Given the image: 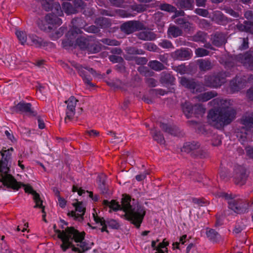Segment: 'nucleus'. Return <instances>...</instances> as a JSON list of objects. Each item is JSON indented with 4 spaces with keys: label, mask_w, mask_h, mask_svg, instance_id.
<instances>
[{
    "label": "nucleus",
    "mask_w": 253,
    "mask_h": 253,
    "mask_svg": "<svg viewBox=\"0 0 253 253\" xmlns=\"http://www.w3.org/2000/svg\"><path fill=\"white\" fill-rule=\"evenodd\" d=\"M122 196L121 205L115 200H112L110 202L104 200L102 204L104 206L109 207L114 211H123L125 213L122 217L139 229L146 214L144 208L134 199H132L130 195L124 194Z\"/></svg>",
    "instance_id": "nucleus-1"
},
{
    "label": "nucleus",
    "mask_w": 253,
    "mask_h": 253,
    "mask_svg": "<svg viewBox=\"0 0 253 253\" xmlns=\"http://www.w3.org/2000/svg\"><path fill=\"white\" fill-rule=\"evenodd\" d=\"M236 114V110L232 107H220L214 110H210L208 118L211 126L221 129L230 124L235 120Z\"/></svg>",
    "instance_id": "nucleus-2"
},
{
    "label": "nucleus",
    "mask_w": 253,
    "mask_h": 253,
    "mask_svg": "<svg viewBox=\"0 0 253 253\" xmlns=\"http://www.w3.org/2000/svg\"><path fill=\"white\" fill-rule=\"evenodd\" d=\"M68 232L70 234L62 251L66 252L71 248L72 251L79 253H84L91 249V246L84 240L85 233L80 232L74 227L68 229Z\"/></svg>",
    "instance_id": "nucleus-3"
},
{
    "label": "nucleus",
    "mask_w": 253,
    "mask_h": 253,
    "mask_svg": "<svg viewBox=\"0 0 253 253\" xmlns=\"http://www.w3.org/2000/svg\"><path fill=\"white\" fill-rule=\"evenodd\" d=\"M101 44L96 42L94 37H78L75 43V47H78L82 51L90 53H97L101 50Z\"/></svg>",
    "instance_id": "nucleus-4"
},
{
    "label": "nucleus",
    "mask_w": 253,
    "mask_h": 253,
    "mask_svg": "<svg viewBox=\"0 0 253 253\" xmlns=\"http://www.w3.org/2000/svg\"><path fill=\"white\" fill-rule=\"evenodd\" d=\"M38 27L46 32H51L52 30L56 29L62 24L61 19L57 16L51 14H47L44 20L38 19L36 21Z\"/></svg>",
    "instance_id": "nucleus-5"
},
{
    "label": "nucleus",
    "mask_w": 253,
    "mask_h": 253,
    "mask_svg": "<svg viewBox=\"0 0 253 253\" xmlns=\"http://www.w3.org/2000/svg\"><path fill=\"white\" fill-rule=\"evenodd\" d=\"M225 72H218L204 76L205 85L207 87L217 88L226 81Z\"/></svg>",
    "instance_id": "nucleus-6"
},
{
    "label": "nucleus",
    "mask_w": 253,
    "mask_h": 253,
    "mask_svg": "<svg viewBox=\"0 0 253 253\" xmlns=\"http://www.w3.org/2000/svg\"><path fill=\"white\" fill-rule=\"evenodd\" d=\"M253 80V75L244 76L237 75L229 82V87L231 92L234 93L239 91L244 88L247 84Z\"/></svg>",
    "instance_id": "nucleus-7"
},
{
    "label": "nucleus",
    "mask_w": 253,
    "mask_h": 253,
    "mask_svg": "<svg viewBox=\"0 0 253 253\" xmlns=\"http://www.w3.org/2000/svg\"><path fill=\"white\" fill-rule=\"evenodd\" d=\"M1 171L0 169V182H2L4 186L7 188H11L13 190H18L20 189L19 185L21 183L18 182L15 177L11 174L9 173L10 170L3 169Z\"/></svg>",
    "instance_id": "nucleus-8"
},
{
    "label": "nucleus",
    "mask_w": 253,
    "mask_h": 253,
    "mask_svg": "<svg viewBox=\"0 0 253 253\" xmlns=\"http://www.w3.org/2000/svg\"><path fill=\"white\" fill-rule=\"evenodd\" d=\"M120 30L126 35H130L133 33L140 30H145V26L140 21H128L120 25Z\"/></svg>",
    "instance_id": "nucleus-9"
},
{
    "label": "nucleus",
    "mask_w": 253,
    "mask_h": 253,
    "mask_svg": "<svg viewBox=\"0 0 253 253\" xmlns=\"http://www.w3.org/2000/svg\"><path fill=\"white\" fill-rule=\"evenodd\" d=\"M41 3L43 10L51 12L49 14L58 17L63 15V10L58 1L55 0H41Z\"/></svg>",
    "instance_id": "nucleus-10"
},
{
    "label": "nucleus",
    "mask_w": 253,
    "mask_h": 253,
    "mask_svg": "<svg viewBox=\"0 0 253 253\" xmlns=\"http://www.w3.org/2000/svg\"><path fill=\"white\" fill-rule=\"evenodd\" d=\"M11 109L12 111L15 113H24L28 114L30 116L35 117L37 115V112L32 109V104L30 103L25 102L23 100L11 107Z\"/></svg>",
    "instance_id": "nucleus-11"
},
{
    "label": "nucleus",
    "mask_w": 253,
    "mask_h": 253,
    "mask_svg": "<svg viewBox=\"0 0 253 253\" xmlns=\"http://www.w3.org/2000/svg\"><path fill=\"white\" fill-rule=\"evenodd\" d=\"M84 69L88 71L91 75H92L93 76L95 77H97L101 79L105 76V74L101 75L100 73H97L94 69L92 68L87 66L84 67L82 70V73L78 74L82 77L84 83L85 84L89 85L91 87H94L95 86V85L91 83L92 78L88 74L87 72L85 71Z\"/></svg>",
    "instance_id": "nucleus-12"
},
{
    "label": "nucleus",
    "mask_w": 253,
    "mask_h": 253,
    "mask_svg": "<svg viewBox=\"0 0 253 253\" xmlns=\"http://www.w3.org/2000/svg\"><path fill=\"white\" fill-rule=\"evenodd\" d=\"M228 208L237 214L246 212L249 203L243 200H233L228 202Z\"/></svg>",
    "instance_id": "nucleus-13"
},
{
    "label": "nucleus",
    "mask_w": 253,
    "mask_h": 253,
    "mask_svg": "<svg viewBox=\"0 0 253 253\" xmlns=\"http://www.w3.org/2000/svg\"><path fill=\"white\" fill-rule=\"evenodd\" d=\"M199 147L200 144L198 142H187L184 143L182 147V151L187 153L194 151L192 154L193 157H199L200 158H205L206 156V153L203 150H199L198 151H194L198 149Z\"/></svg>",
    "instance_id": "nucleus-14"
},
{
    "label": "nucleus",
    "mask_w": 253,
    "mask_h": 253,
    "mask_svg": "<svg viewBox=\"0 0 253 253\" xmlns=\"http://www.w3.org/2000/svg\"><path fill=\"white\" fill-rule=\"evenodd\" d=\"M247 169L241 166H238L235 169L233 177L235 184L242 186L244 185L249 177Z\"/></svg>",
    "instance_id": "nucleus-15"
},
{
    "label": "nucleus",
    "mask_w": 253,
    "mask_h": 253,
    "mask_svg": "<svg viewBox=\"0 0 253 253\" xmlns=\"http://www.w3.org/2000/svg\"><path fill=\"white\" fill-rule=\"evenodd\" d=\"M78 100L74 96H71L67 100L65 101V103L67 104L66 111V116L65 118V122L68 119L71 121L75 114V108L77 102Z\"/></svg>",
    "instance_id": "nucleus-16"
},
{
    "label": "nucleus",
    "mask_w": 253,
    "mask_h": 253,
    "mask_svg": "<svg viewBox=\"0 0 253 253\" xmlns=\"http://www.w3.org/2000/svg\"><path fill=\"white\" fill-rule=\"evenodd\" d=\"M106 175H98L97 177V182L101 194L103 195L105 198H108L112 195V192L109 189L108 186L106 185Z\"/></svg>",
    "instance_id": "nucleus-17"
},
{
    "label": "nucleus",
    "mask_w": 253,
    "mask_h": 253,
    "mask_svg": "<svg viewBox=\"0 0 253 253\" xmlns=\"http://www.w3.org/2000/svg\"><path fill=\"white\" fill-rule=\"evenodd\" d=\"M211 37L212 44L216 47H221L227 42L226 35L222 32H215Z\"/></svg>",
    "instance_id": "nucleus-18"
},
{
    "label": "nucleus",
    "mask_w": 253,
    "mask_h": 253,
    "mask_svg": "<svg viewBox=\"0 0 253 253\" xmlns=\"http://www.w3.org/2000/svg\"><path fill=\"white\" fill-rule=\"evenodd\" d=\"M212 21L217 24L225 26L233 22V19L227 17L221 11L217 10L213 13Z\"/></svg>",
    "instance_id": "nucleus-19"
},
{
    "label": "nucleus",
    "mask_w": 253,
    "mask_h": 253,
    "mask_svg": "<svg viewBox=\"0 0 253 253\" xmlns=\"http://www.w3.org/2000/svg\"><path fill=\"white\" fill-rule=\"evenodd\" d=\"M159 82L164 86H171L175 84V78L171 73L164 71L160 74Z\"/></svg>",
    "instance_id": "nucleus-20"
},
{
    "label": "nucleus",
    "mask_w": 253,
    "mask_h": 253,
    "mask_svg": "<svg viewBox=\"0 0 253 253\" xmlns=\"http://www.w3.org/2000/svg\"><path fill=\"white\" fill-rule=\"evenodd\" d=\"M6 148L3 147L0 153L2 156V160H0V169L1 171L3 169L10 170V168L7 166L8 161L11 159V153L8 152V150L5 149Z\"/></svg>",
    "instance_id": "nucleus-21"
},
{
    "label": "nucleus",
    "mask_w": 253,
    "mask_h": 253,
    "mask_svg": "<svg viewBox=\"0 0 253 253\" xmlns=\"http://www.w3.org/2000/svg\"><path fill=\"white\" fill-rule=\"evenodd\" d=\"M72 226L71 227H67L64 230L61 231L59 229H56V224L53 225V229L54 232L57 234V237L60 239L61 241L62 242V243L60 245V247L62 249V250L63 249L64 247L66 245L65 243H66L67 240L68 239V238L69 237V236L70 235V234H68V229L71 228Z\"/></svg>",
    "instance_id": "nucleus-22"
},
{
    "label": "nucleus",
    "mask_w": 253,
    "mask_h": 253,
    "mask_svg": "<svg viewBox=\"0 0 253 253\" xmlns=\"http://www.w3.org/2000/svg\"><path fill=\"white\" fill-rule=\"evenodd\" d=\"M192 55L191 51L188 48H181L174 52V57L178 60L189 59Z\"/></svg>",
    "instance_id": "nucleus-23"
},
{
    "label": "nucleus",
    "mask_w": 253,
    "mask_h": 253,
    "mask_svg": "<svg viewBox=\"0 0 253 253\" xmlns=\"http://www.w3.org/2000/svg\"><path fill=\"white\" fill-rule=\"evenodd\" d=\"M174 3L179 9L185 10L194 9V0H174Z\"/></svg>",
    "instance_id": "nucleus-24"
},
{
    "label": "nucleus",
    "mask_w": 253,
    "mask_h": 253,
    "mask_svg": "<svg viewBox=\"0 0 253 253\" xmlns=\"http://www.w3.org/2000/svg\"><path fill=\"white\" fill-rule=\"evenodd\" d=\"M174 23L180 27L185 32H189L191 28L192 23H190L186 18L184 17H178L176 18Z\"/></svg>",
    "instance_id": "nucleus-25"
},
{
    "label": "nucleus",
    "mask_w": 253,
    "mask_h": 253,
    "mask_svg": "<svg viewBox=\"0 0 253 253\" xmlns=\"http://www.w3.org/2000/svg\"><path fill=\"white\" fill-rule=\"evenodd\" d=\"M94 23L99 28L101 29L109 28L112 25L111 20L104 17L96 18L94 20Z\"/></svg>",
    "instance_id": "nucleus-26"
},
{
    "label": "nucleus",
    "mask_w": 253,
    "mask_h": 253,
    "mask_svg": "<svg viewBox=\"0 0 253 253\" xmlns=\"http://www.w3.org/2000/svg\"><path fill=\"white\" fill-rule=\"evenodd\" d=\"M194 105L190 101H185L180 104L183 113L187 118L189 119L192 116Z\"/></svg>",
    "instance_id": "nucleus-27"
},
{
    "label": "nucleus",
    "mask_w": 253,
    "mask_h": 253,
    "mask_svg": "<svg viewBox=\"0 0 253 253\" xmlns=\"http://www.w3.org/2000/svg\"><path fill=\"white\" fill-rule=\"evenodd\" d=\"M206 235L208 239L213 243H217L221 239L220 234L213 229L207 228Z\"/></svg>",
    "instance_id": "nucleus-28"
},
{
    "label": "nucleus",
    "mask_w": 253,
    "mask_h": 253,
    "mask_svg": "<svg viewBox=\"0 0 253 253\" xmlns=\"http://www.w3.org/2000/svg\"><path fill=\"white\" fill-rule=\"evenodd\" d=\"M197 65L201 72H206L212 68V65L211 61L203 59L197 60Z\"/></svg>",
    "instance_id": "nucleus-29"
},
{
    "label": "nucleus",
    "mask_w": 253,
    "mask_h": 253,
    "mask_svg": "<svg viewBox=\"0 0 253 253\" xmlns=\"http://www.w3.org/2000/svg\"><path fill=\"white\" fill-rule=\"evenodd\" d=\"M137 38L143 41H152L156 39V35L152 32L143 31L136 34Z\"/></svg>",
    "instance_id": "nucleus-30"
},
{
    "label": "nucleus",
    "mask_w": 253,
    "mask_h": 253,
    "mask_svg": "<svg viewBox=\"0 0 253 253\" xmlns=\"http://www.w3.org/2000/svg\"><path fill=\"white\" fill-rule=\"evenodd\" d=\"M194 82V79H188L185 77H182L179 83L182 86L188 89L192 92Z\"/></svg>",
    "instance_id": "nucleus-31"
},
{
    "label": "nucleus",
    "mask_w": 253,
    "mask_h": 253,
    "mask_svg": "<svg viewBox=\"0 0 253 253\" xmlns=\"http://www.w3.org/2000/svg\"><path fill=\"white\" fill-rule=\"evenodd\" d=\"M31 41L36 47H45L48 45V42L46 41H44L42 38L39 37L36 35H32L30 36Z\"/></svg>",
    "instance_id": "nucleus-32"
},
{
    "label": "nucleus",
    "mask_w": 253,
    "mask_h": 253,
    "mask_svg": "<svg viewBox=\"0 0 253 253\" xmlns=\"http://www.w3.org/2000/svg\"><path fill=\"white\" fill-rule=\"evenodd\" d=\"M71 23L73 27H76L79 29H83L86 25V23L84 18L82 17H75L72 20Z\"/></svg>",
    "instance_id": "nucleus-33"
},
{
    "label": "nucleus",
    "mask_w": 253,
    "mask_h": 253,
    "mask_svg": "<svg viewBox=\"0 0 253 253\" xmlns=\"http://www.w3.org/2000/svg\"><path fill=\"white\" fill-rule=\"evenodd\" d=\"M244 64L250 70H253V52H247L244 55Z\"/></svg>",
    "instance_id": "nucleus-34"
},
{
    "label": "nucleus",
    "mask_w": 253,
    "mask_h": 253,
    "mask_svg": "<svg viewBox=\"0 0 253 253\" xmlns=\"http://www.w3.org/2000/svg\"><path fill=\"white\" fill-rule=\"evenodd\" d=\"M137 71L142 76L147 78H150L155 75V73L153 72L151 69H150L146 66H140L138 67Z\"/></svg>",
    "instance_id": "nucleus-35"
},
{
    "label": "nucleus",
    "mask_w": 253,
    "mask_h": 253,
    "mask_svg": "<svg viewBox=\"0 0 253 253\" xmlns=\"http://www.w3.org/2000/svg\"><path fill=\"white\" fill-rule=\"evenodd\" d=\"M61 8L67 14H75L78 12L77 9H75L74 5L68 2H63Z\"/></svg>",
    "instance_id": "nucleus-36"
},
{
    "label": "nucleus",
    "mask_w": 253,
    "mask_h": 253,
    "mask_svg": "<svg viewBox=\"0 0 253 253\" xmlns=\"http://www.w3.org/2000/svg\"><path fill=\"white\" fill-rule=\"evenodd\" d=\"M168 34L172 36L173 38H176L178 36H182L183 31L181 29L176 26H171L169 27L168 30Z\"/></svg>",
    "instance_id": "nucleus-37"
},
{
    "label": "nucleus",
    "mask_w": 253,
    "mask_h": 253,
    "mask_svg": "<svg viewBox=\"0 0 253 253\" xmlns=\"http://www.w3.org/2000/svg\"><path fill=\"white\" fill-rule=\"evenodd\" d=\"M148 65L151 69L156 71H160L165 68L163 64L157 60L150 61Z\"/></svg>",
    "instance_id": "nucleus-38"
},
{
    "label": "nucleus",
    "mask_w": 253,
    "mask_h": 253,
    "mask_svg": "<svg viewBox=\"0 0 253 253\" xmlns=\"http://www.w3.org/2000/svg\"><path fill=\"white\" fill-rule=\"evenodd\" d=\"M206 85H205V80H204V82H199L198 81H196L195 79V82L194 84V87L192 90V93H196L199 92H202L205 91L206 89Z\"/></svg>",
    "instance_id": "nucleus-39"
},
{
    "label": "nucleus",
    "mask_w": 253,
    "mask_h": 253,
    "mask_svg": "<svg viewBox=\"0 0 253 253\" xmlns=\"http://www.w3.org/2000/svg\"><path fill=\"white\" fill-rule=\"evenodd\" d=\"M160 127L166 132L174 136L176 135L177 131L175 128L168 124L161 122Z\"/></svg>",
    "instance_id": "nucleus-40"
},
{
    "label": "nucleus",
    "mask_w": 253,
    "mask_h": 253,
    "mask_svg": "<svg viewBox=\"0 0 253 253\" xmlns=\"http://www.w3.org/2000/svg\"><path fill=\"white\" fill-rule=\"evenodd\" d=\"M217 94V93L215 91H208L200 94L199 96V98L200 100L203 102H206L214 97Z\"/></svg>",
    "instance_id": "nucleus-41"
},
{
    "label": "nucleus",
    "mask_w": 253,
    "mask_h": 253,
    "mask_svg": "<svg viewBox=\"0 0 253 253\" xmlns=\"http://www.w3.org/2000/svg\"><path fill=\"white\" fill-rule=\"evenodd\" d=\"M241 123L246 126H253V113H251L248 115H245L242 116L241 119Z\"/></svg>",
    "instance_id": "nucleus-42"
},
{
    "label": "nucleus",
    "mask_w": 253,
    "mask_h": 253,
    "mask_svg": "<svg viewBox=\"0 0 253 253\" xmlns=\"http://www.w3.org/2000/svg\"><path fill=\"white\" fill-rule=\"evenodd\" d=\"M82 31L76 27H72L69 31L66 34L67 38H70L73 41L78 36L79 34L81 33Z\"/></svg>",
    "instance_id": "nucleus-43"
},
{
    "label": "nucleus",
    "mask_w": 253,
    "mask_h": 253,
    "mask_svg": "<svg viewBox=\"0 0 253 253\" xmlns=\"http://www.w3.org/2000/svg\"><path fill=\"white\" fill-rule=\"evenodd\" d=\"M153 139L160 144H163L165 143V138L163 134L160 130H155L154 133H152Z\"/></svg>",
    "instance_id": "nucleus-44"
},
{
    "label": "nucleus",
    "mask_w": 253,
    "mask_h": 253,
    "mask_svg": "<svg viewBox=\"0 0 253 253\" xmlns=\"http://www.w3.org/2000/svg\"><path fill=\"white\" fill-rule=\"evenodd\" d=\"M207 35V34L205 32H202V31H199L196 33V34H195L192 37V40L193 41L196 42H205L206 40V36Z\"/></svg>",
    "instance_id": "nucleus-45"
},
{
    "label": "nucleus",
    "mask_w": 253,
    "mask_h": 253,
    "mask_svg": "<svg viewBox=\"0 0 253 253\" xmlns=\"http://www.w3.org/2000/svg\"><path fill=\"white\" fill-rule=\"evenodd\" d=\"M193 115L198 117L199 115H201L205 113V108L202 104H195L193 106Z\"/></svg>",
    "instance_id": "nucleus-46"
},
{
    "label": "nucleus",
    "mask_w": 253,
    "mask_h": 253,
    "mask_svg": "<svg viewBox=\"0 0 253 253\" xmlns=\"http://www.w3.org/2000/svg\"><path fill=\"white\" fill-rule=\"evenodd\" d=\"M67 30V27L62 26L58 30H56L54 33H52L50 35V37L53 40L57 39L61 37Z\"/></svg>",
    "instance_id": "nucleus-47"
},
{
    "label": "nucleus",
    "mask_w": 253,
    "mask_h": 253,
    "mask_svg": "<svg viewBox=\"0 0 253 253\" xmlns=\"http://www.w3.org/2000/svg\"><path fill=\"white\" fill-rule=\"evenodd\" d=\"M159 7L161 10L170 13L173 12V11L176 10V7L175 6L167 3L161 4Z\"/></svg>",
    "instance_id": "nucleus-48"
},
{
    "label": "nucleus",
    "mask_w": 253,
    "mask_h": 253,
    "mask_svg": "<svg viewBox=\"0 0 253 253\" xmlns=\"http://www.w3.org/2000/svg\"><path fill=\"white\" fill-rule=\"evenodd\" d=\"M73 206L75 208V211L81 212V214L84 217L86 211V208L84 207L83 202L77 201V202L73 203Z\"/></svg>",
    "instance_id": "nucleus-49"
},
{
    "label": "nucleus",
    "mask_w": 253,
    "mask_h": 253,
    "mask_svg": "<svg viewBox=\"0 0 253 253\" xmlns=\"http://www.w3.org/2000/svg\"><path fill=\"white\" fill-rule=\"evenodd\" d=\"M32 195H33V200L36 204L34 206V208L42 207L43 201L42 200L40 194L36 191Z\"/></svg>",
    "instance_id": "nucleus-50"
},
{
    "label": "nucleus",
    "mask_w": 253,
    "mask_h": 253,
    "mask_svg": "<svg viewBox=\"0 0 253 253\" xmlns=\"http://www.w3.org/2000/svg\"><path fill=\"white\" fill-rule=\"evenodd\" d=\"M32 195H33V200L36 204L34 206V208L42 207L43 201L42 200L40 194L36 191Z\"/></svg>",
    "instance_id": "nucleus-51"
},
{
    "label": "nucleus",
    "mask_w": 253,
    "mask_h": 253,
    "mask_svg": "<svg viewBox=\"0 0 253 253\" xmlns=\"http://www.w3.org/2000/svg\"><path fill=\"white\" fill-rule=\"evenodd\" d=\"M105 222L110 228L113 229L118 230L120 228L119 223L114 219L107 218L106 219Z\"/></svg>",
    "instance_id": "nucleus-52"
},
{
    "label": "nucleus",
    "mask_w": 253,
    "mask_h": 253,
    "mask_svg": "<svg viewBox=\"0 0 253 253\" xmlns=\"http://www.w3.org/2000/svg\"><path fill=\"white\" fill-rule=\"evenodd\" d=\"M126 52L128 54H133V55H137V54H144L145 53V51L141 49H138L135 47H127L126 50Z\"/></svg>",
    "instance_id": "nucleus-53"
},
{
    "label": "nucleus",
    "mask_w": 253,
    "mask_h": 253,
    "mask_svg": "<svg viewBox=\"0 0 253 253\" xmlns=\"http://www.w3.org/2000/svg\"><path fill=\"white\" fill-rule=\"evenodd\" d=\"M75 41H73L70 38H67L66 39L63 40L62 42V47L66 49H69L70 47L75 46Z\"/></svg>",
    "instance_id": "nucleus-54"
},
{
    "label": "nucleus",
    "mask_w": 253,
    "mask_h": 253,
    "mask_svg": "<svg viewBox=\"0 0 253 253\" xmlns=\"http://www.w3.org/2000/svg\"><path fill=\"white\" fill-rule=\"evenodd\" d=\"M15 34L22 44H24L27 40V35L25 32L21 31H17Z\"/></svg>",
    "instance_id": "nucleus-55"
},
{
    "label": "nucleus",
    "mask_w": 253,
    "mask_h": 253,
    "mask_svg": "<svg viewBox=\"0 0 253 253\" xmlns=\"http://www.w3.org/2000/svg\"><path fill=\"white\" fill-rule=\"evenodd\" d=\"M114 69L119 73L123 74L126 72V62L124 59L122 62L118 63L114 67Z\"/></svg>",
    "instance_id": "nucleus-56"
},
{
    "label": "nucleus",
    "mask_w": 253,
    "mask_h": 253,
    "mask_svg": "<svg viewBox=\"0 0 253 253\" xmlns=\"http://www.w3.org/2000/svg\"><path fill=\"white\" fill-rule=\"evenodd\" d=\"M67 215L69 217H73L74 220L80 222L83 221L84 219V217H83V215L80 214L79 213H76V211H69L67 213Z\"/></svg>",
    "instance_id": "nucleus-57"
},
{
    "label": "nucleus",
    "mask_w": 253,
    "mask_h": 253,
    "mask_svg": "<svg viewBox=\"0 0 253 253\" xmlns=\"http://www.w3.org/2000/svg\"><path fill=\"white\" fill-rule=\"evenodd\" d=\"M73 2L75 9H80L83 10L86 6V4L83 0H74Z\"/></svg>",
    "instance_id": "nucleus-58"
},
{
    "label": "nucleus",
    "mask_w": 253,
    "mask_h": 253,
    "mask_svg": "<svg viewBox=\"0 0 253 253\" xmlns=\"http://www.w3.org/2000/svg\"><path fill=\"white\" fill-rule=\"evenodd\" d=\"M227 14H230L235 18H240V14L238 12L235 11L230 7L225 6L223 9Z\"/></svg>",
    "instance_id": "nucleus-59"
},
{
    "label": "nucleus",
    "mask_w": 253,
    "mask_h": 253,
    "mask_svg": "<svg viewBox=\"0 0 253 253\" xmlns=\"http://www.w3.org/2000/svg\"><path fill=\"white\" fill-rule=\"evenodd\" d=\"M145 82L149 87H154L157 85V81L152 78H147L145 79Z\"/></svg>",
    "instance_id": "nucleus-60"
},
{
    "label": "nucleus",
    "mask_w": 253,
    "mask_h": 253,
    "mask_svg": "<svg viewBox=\"0 0 253 253\" xmlns=\"http://www.w3.org/2000/svg\"><path fill=\"white\" fill-rule=\"evenodd\" d=\"M196 54L198 57H203L208 55L210 51L203 48L199 47L196 49Z\"/></svg>",
    "instance_id": "nucleus-61"
},
{
    "label": "nucleus",
    "mask_w": 253,
    "mask_h": 253,
    "mask_svg": "<svg viewBox=\"0 0 253 253\" xmlns=\"http://www.w3.org/2000/svg\"><path fill=\"white\" fill-rule=\"evenodd\" d=\"M109 59L113 63H120L122 62L124 60L122 57L114 54L110 55L109 56Z\"/></svg>",
    "instance_id": "nucleus-62"
},
{
    "label": "nucleus",
    "mask_w": 253,
    "mask_h": 253,
    "mask_svg": "<svg viewBox=\"0 0 253 253\" xmlns=\"http://www.w3.org/2000/svg\"><path fill=\"white\" fill-rule=\"evenodd\" d=\"M194 12L204 17H207L209 14V11L206 9H202L197 8L194 10Z\"/></svg>",
    "instance_id": "nucleus-63"
},
{
    "label": "nucleus",
    "mask_w": 253,
    "mask_h": 253,
    "mask_svg": "<svg viewBox=\"0 0 253 253\" xmlns=\"http://www.w3.org/2000/svg\"><path fill=\"white\" fill-rule=\"evenodd\" d=\"M244 23L247 25L246 33L253 35V21H244Z\"/></svg>",
    "instance_id": "nucleus-64"
}]
</instances>
